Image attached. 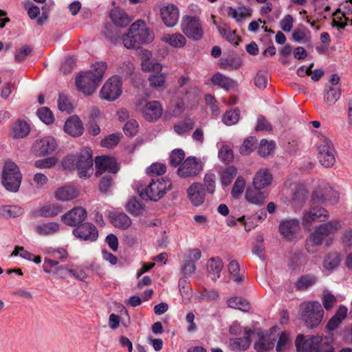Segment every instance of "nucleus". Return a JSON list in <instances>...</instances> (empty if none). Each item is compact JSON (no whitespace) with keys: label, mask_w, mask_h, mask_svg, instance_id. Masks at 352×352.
<instances>
[{"label":"nucleus","mask_w":352,"mask_h":352,"mask_svg":"<svg viewBox=\"0 0 352 352\" xmlns=\"http://www.w3.org/2000/svg\"><path fill=\"white\" fill-rule=\"evenodd\" d=\"M307 197V190L303 185L296 186L292 196V204L294 207L301 208Z\"/></svg>","instance_id":"38"},{"label":"nucleus","mask_w":352,"mask_h":352,"mask_svg":"<svg viewBox=\"0 0 352 352\" xmlns=\"http://www.w3.org/2000/svg\"><path fill=\"white\" fill-rule=\"evenodd\" d=\"M290 342L289 335L285 331L282 332L277 341L276 349L277 352H283L286 350L287 345Z\"/></svg>","instance_id":"61"},{"label":"nucleus","mask_w":352,"mask_h":352,"mask_svg":"<svg viewBox=\"0 0 352 352\" xmlns=\"http://www.w3.org/2000/svg\"><path fill=\"white\" fill-rule=\"evenodd\" d=\"M161 19L164 25L168 28L175 26L179 21V10L173 4H168L160 10Z\"/></svg>","instance_id":"16"},{"label":"nucleus","mask_w":352,"mask_h":352,"mask_svg":"<svg viewBox=\"0 0 352 352\" xmlns=\"http://www.w3.org/2000/svg\"><path fill=\"white\" fill-rule=\"evenodd\" d=\"M230 274L233 277V280L237 283H241L243 281L242 276L239 274L240 270L239 264L235 260H232L230 262L228 266Z\"/></svg>","instance_id":"58"},{"label":"nucleus","mask_w":352,"mask_h":352,"mask_svg":"<svg viewBox=\"0 0 352 352\" xmlns=\"http://www.w3.org/2000/svg\"><path fill=\"white\" fill-rule=\"evenodd\" d=\"M228 306L241 310L243 311H248L250 309V305L249 302L241 298V297H233L228 300L227 301Z\"/></svg>","instance_id":"46"},{"label":"nucleus","mask_w":352,"mask_h":352,"mask_svg":"<svg viewBox=\"0 0 352 352\" xmlns=\"http://www.w3.org/2000/svg\"><path fill=\"white\" fill-rule=\"evenodd\" d=\"M120 140V134H111L101 141L102 147L111 148L116 146Z\"/></svg>","instance_id":"62"},{"label":"nucleus","mask_w":352,"mask_h":352,"mask_svg":"<svg viewBox=\"0 0 352 352\" xmlns=\"http://www.w3.org/2000/svg\"><path fill=\"white\" fill-rule=\"evenodd\" d=\"M254 348L256 352H267L274 349L276 342V336L267 331H258Z\"/></svg>","instance_id":"12"},{"label":"nucleus","mask_w":352,"mask_h":352,"mask_svg":"<svg viewBox=\"0 0 352 352\" xmlns=\"http://www.w3.org/2000/svg\"><path fill=\"white\" fill-rule=\"evenodd\" d=\"M152 95V91L145 92L144 96L136 103V107H142V117L148 122H152L154 116V102L148 101Z\"/></svg>","instance_id":"20"},{"label":"nucleus","mask_w":352,"mask_h":352,"mask_svg":"<svg viewBox=\"0 0 352 352\" xmlns=\"http://www.w3.org/2000/svg\"><path fill=\"white\" fill-rule=\"evenodd\" d=\"M245 186V180L241 177H237L231 190L232 197L236 199L239 198L243 192Z\"/></svg>","instance_id":"56"},{"label":"nucleus","mask_w":352,"mask_h":352,"mask_svg":"<svg viewBox=\"0 0 352 352\" xmlns=\"http://www.w3.org/2000/svg\"><path fill=\"white\" fill-rule=\"evenodd\" d=\"M202 170L199 161L195 157H188L180 165L177 169L179 177L187 178L198 175Z\"/></svg>","instance_id":"11"},{"label":"nucleus","mask_w":352,"mask_h":352,"mask_svg":"<svg viewBox=\"0 0 352 352\" xmlns=\"http://www.w3.org/2000/svg\"><path fill=\"white\" fill-rule=\"evenodd\" d=\"M318 158L325 168L332 167L336 162V151L332 141L326 136L320 138L317 143Z\"/></svg>","instance_id":"8"},{"label":"nucleus","mask_w":352,"mask_h":352,"mask_svg":"<svg viewBox=\"0 0 352 352\" xmlns=\"http://www.w3.org/2000/svg\"><path fill=\"white\" fill-rule=\"evenodd\" d=\"M237 169L234 166L226 167L221 173V184L223 186H228L231 184L232 179L236 175Z\"/></svg>","instance_id":"49"},{"label":"nucleus","mask_w":352,"mask_h":352,"mask_svg":"<svg viewBox=\"0 0 352 352\" xmlns=\"http://www.w3.org/2000/svg\"><path fill=\"white\" fill-rule=\"evenodd\" d=\"M122 80L118 76L109 78L102 86L100 91V98L107 101H115L121 95Z\"/></svg>","instance_id":"9"},{"label":"nucleus","mask_w":352,"mask_h":352,"mask_svg":"<svg viewBox=\"0 0 352 352\" xmlns=\"http://www.w3.org/2000/svg\"><path fill=\"white\" fill-rule=\"evenodd\" d=\"M180 28L185 36L192 41H199L204 34L203 22L197 16L184 15L182 17Z\"/></svg>","instance_id":"6"},{"label":"nucleus","mask_w":352,"mask_h":352,"mask_svg":"<svg viewBox=\"0 0 352 352\" xmlns=\"http://www.w3.org/2000/svg\"><path fill=\"white\" fill-rule=\"evenodd\" d=\"M22 175L17 165L11 161L6 162L2 171V184L6 190L16 192L21 183Z\"/></svg>","instance_id":"7"},{"label":"nucleus","mask_w":352,"mask_h":352,"mask_svg":"<svg viewBox=\"0 0 352 352\" xmlns=\"http://www.w3.org/2000/svg\"><path fill=\"white\" fill-rule=\"evenodd\" d=\"M73 234L83 241H95L98 236L96 227L91 223H85L73 230Z\"/></svg>","instance_id":"15"},{"label":"nucleus","mask_w":352,"mask_h":352,"mask_svg":"<svg viewBox=\"0 0 352 352\" xmlns=\"http://www.w3.org/2000/svg\"><path fill=\"white\" fill-rule=\"evenodd\" d=\"M109 218L114 226L122 230L129 228L132 223L130 217L124 212H112Z\"/></svg>","instance_id":"31"},{"label":"nucleus","mask_w":352,"mask_h":352,"mask_svg":"<svg viewBox=\"0 0 352 352\" xmlns=\"http://www.w3.org/2000/svg\"><path fill=\"white\" fill-rule=\"evenodd\" d=\"M210 80L214 85H218L226 91H229L236 86V82L233 79L219 72L214 74L211 77Z\"/></svg>","instance_id":"33"},{"label":"nucleus","mask_w":352,"mask_h":352,"mask_svg":"<svg viewBox=\"0 0 352 352\" xmlns=\"http://www.w3.org/2000/svg\"><path fill=\"white\" fill-rule=\"evenodd\" d=\"M307 263L306 256L301 252H297L292 255L289 266L293 270L300 268Z\"/></svg>","instance_id":"50"},{"label":"nucleus","mask_w":352,"mask_h":352,"mask_svg":"<svg viewBox=\"0 0 352 352\" xmlns=\"http://www.w3.org/2000/svg\"><path fill=\"white\" fill-rule=\"evenodd\" d=\"M63 210V206L58 203H50L39 208L38 214L43 218H52Z\"/></svg>","instance_id":"28"},{"label":"nucleus","mask_w":352,"mask_h":352,"mask_svg":"<svg viewBox=\"0 0 352 352\" xmlns=\"http://www.w3.org/2000/svg\"><path fill=\"white\" fill-rule=\"evenodd\" d=\"M295 345L298 352H335L328 339L320 336L305 337L302 334H298Z\"/></svg>","instance_id":"4"},{"label":"nucleus","mask_w":352,"mask_h":352,"mask_svg":"<svg viewBox=\"0 0 352 352\" xmlns=\"http://www.w3.org/2000/svg\"><path fill=\"white\" fill-rule=\"evenodd\" d=\"M321 228L324 231L327 236L334 234L342 228V223L340 219H336L326 223L320 224Z\"/></svg>","instance_id":"48"},{"label":"nucleus","mask_w":352,"mask_h":352,"mask_svg":"<svg viewBox=\"0 0 352 352\" xmlns=\"http://www.w3.org/2000/svg\"><path fill=\"white\" fill-rule=\"evenodd\" d=\"M218 31L222 37L235 46H237L241 41V38L236 34V31L232 30L226 24L219 25Z\"/></svg>","instance_id":"37"},{"label":"nucleus","mask_w":352,"mask_h":352,"mask_svg":"<svg viewBox=\"0 0 352 352\" xmlns=\"http://www.w3.org/2000/svg\"><path fill=\"white\" fill-rule=\"evenodd\" d=\"M153 54L147 50H141L142 69L144 72H152L154 69V62L152 60Z\"/></svg>","instance_id":"47"},{"label":"nucleus","mask_w":352,"mask_h":352,"mask_svg":"<svg viewBox=\"0 0 352 352\" xmlns=\"http://www.w3.org/2000/svg\"><path fill=\"white\" fill-rule=\"evenodd\" d=\"M110 18L118 27H126L132 19L120 8H115L110 12Z\"/></svg>","instance_id":"26"},{"label":"nucleus","mask_w":352,"mask_h":352,"mask_svg":"<svg viewBox=\"0 0 352 352\" xmlns=\"http://www.w3.org/2000/svg\"><path fill=\"white\" fill-rule=\"evenodd\" d=\"M171 187L172 182L168 177H162L155 180V188L157 190L155 197H157V199H161L168 190L171 189Z\"/></svg>","instance_id":"44"},{"label":"nucleus","mask_w":352,"mask_h":352,"mask_svg":"<svg viewBox=\"0 0 352 352\" xmlns=\"http://www.w3.org/2000/svg\"><path fill=\"white\" fill-rule=\"evenodd\" d=\"M346 314L347 309L344 306L340 305L334 316L327 322V328L331 331L336 329L346 318Z\"/></svg>","instance_id":"36"},{"label":"nucleus","mask_w":352,"mask_h":352,"mask_svg":"<svg viewBox=\"0 0 352 352\" xmlns=\"http://www.w3.org/2000/svg\"><path fill=\"white\" fill-rule=\"evenodd\" d=\"M185 157V153L182 149H174L169 157L170 165L173 167L178 166Z\"/></svg>","instance_id":"55"},{"label":"nucleus","mask_w":352,"mask_h":352,"mask_svg":"<svg viewBox=\"0 0 352 352\" xmlns=\"http://www.w3.org/2000/svg\"><path fill=\"white\" fill-rule=\"evenodd\" d=\"M95 165L96 175H102L104 173H116L119 169L116 159L107 155L96 157Z\"/></svg>","instance_id":"13"},{"label":"nucleus","mask_w":352,"mask_h":352,"mask_svg":"<svg viewBox=\"0 0 352 352\" xmlns=\"http://www.w3.org/2000/svg\"><path fill=\"white\" fill-rule=\"evenodd\" d=\"M300 309L301 311V319L307 328H315L322 322L324 310L319 302H304L300 304Z\"/></svg>","instance_id":"5"},{"label":"nucleus","mask_w":352,"mask_h":352,"mask_svg":"<svg viewBox=\"0 0 352 352\" xmlns=\"http://www.w3.org/2000/svg\"><path fill=\"white\" fill-rule=\"evenodd\" d=\"M187 194L194 206H199L204 201L205 191L203 185L200 183H193L190 185L187 190Z\"/></svg>","instance_id":"22"},{"label":"nucleus","mask_w":352,"mask_h":352,"mask_svg":"<svg viewBox=\"0 0 352 352\" xmlns=\"http://www.w3.org/2000/svg\"><path fill=\"white\" fill-rule=\"evenodd\" d=\"M254 332L249 329L245 330L242 338H237L230 340V346L235 351H245L250 345V337Z\"/></svg>","instance_id":"29"},{"label":"nucleus","mask_w":352,"mask_h":352,"mask_svg":"<svg viewBox=\"0 0 352 352\" xmlns=\"http://www.w3.org/2000/svg\"><path fill=\"white\" fill-rule=\"evenodd\" d=\"M194 126L195 122L192 119L186 118L183 122L175 124L174 129L177 134L182 135L193 129Z\"/></svg>","instance_id":"54"},{"label":"nucleus","mask_w":352,"mask_h":352,"mask_svg":"<svg viewBox=\"0 0 352 352\" xmlns=\"http://www.w3.org/2000/svg\"><path fill=\"white\" fill-rule=\"evenodd\" d=\"M126 210L133 216L140 217L143 214L145 208L135 197H132L126 204Z\"/></svg>","instance_id":"40"},{"label":"nucleus","mask_w":352,"mask_h":352,"mask_svg":"<svg viewBox=\"0 0 352 352\" xmlns=\"http://www.w3.org/2000/svg\"><path fill=\"white\" fill-rule=\"evenodd\" d=\"M260 190L255 188L254 189L248 188L245 193L247 201L256 205H262L265 201V196Z\"/></svg>","instance_id":"42"},{"label":"nucleus","mask_w":352,"mask_h":352,"mask_svg":"<svg viewBox=\"0 0 352 352\" xmlns=\"http://www.w3.org/2000/svg\"><path fill=\"white\" fill-rule=\"evenodd\" d=\"M56 147V140L52 137H46L36 140L33 145L34 153L39 156L53 152Z\"/></svg>","instance_id":"21"},{"label":"nucleus","mask_w":352,"mask_h":352,"mask_svg":"<svg viewBox=\"0 0 352 352\" xmlns=\"http://www.w3.org/2000/svg\"><path fill=\"white\" fill-rule=\"evenodd\" d=\"M87 218V211L82 207H76L61 217L62 221L67 226H76Z\"/></svg>","instance_id":"19"},{"label":"nucleus","mask_w":352,"mask_h":352,"mask_svg":"<svg viewBox=\"0 0 352 352\" xmlns=\"http://www.w3.org/2000/svg\"><path fill=\"white\" fill-rule=\"evenodd\" d=\"M299 230L300 222L297 219L284 220L279 225L281 235L287 240L295 239Z\"/></svg>","instance_id":"17"},{"label":"nucleus","mask_w":352,"mask_h":352,"mask_svg":"<svg viewBox=\"0 0 352 352\" xmlns=\"http://www.w3.org/2000/svg\"><path fill=\"white\" fill-rule=\"evenodd\" d=\"M78 196V192L74 187L63 186L56 189L54 197L58 201H70Z\"/></svg>","instance_id":"30"},{"label":"nucleus","mask_w":352,"mask_h":352,"mask_svg":"<svg viewBox=\"0 0 352 352\" xmlns=\"http://www.w3.org/2000/svg\"><path fill=\"white\" fill-rule=\"evenodd\" d=\"M64 131L71 136L79 137L84 131L83 124L77 116H72L65 122Z\"/></svg>","instance_id":"23"},{"label":"nucleus","mask_w":352,"mask_h":352,"mask_svg":"<svg viewBox=\"0 0 352 352\" xmlns=\"http://www.w3.org/2000/svg\"><path fill=\"white\" fill-rule=\"evenodd\" d=\"M160 39L162 42L168 44L174 48H182L187 43L185 35L179 32L164 34Z\"/></svg>","instance_id":"25"},{"label":"nucleus","mask_w":352,"mask_h":352,"mask_svg":"<svg viewBox=\"0 0 352 352\" xmlns=\"http://www.w3.org/2000/svg\"><path fill=\"white\" fill-rule=\"evenodd\" d=\"M317 282V277L311 274L301 276L295 285L297 290L304 291L313 286Z\"/></svg>","instance_id":"41"},{"label":"nucleus","mask_w":352,"mask_h":352,"mask_svg":"<svg viewBox=\"0 0 352 352\" xmlns=\"http://www.w3.org/2000/svg\"><path fill=\"white\" fill-rule=\"evenodd\" d=\"M256 139L253 136L246 138L241 146L239 152L243 155H248L256 148Z\"/></svg>","instance_id":"51"},{"label":"nucleus","mask_w":352,"mask_h":352,"mask_svg":"<svg viewBox=\"0 0 352 352\" xmlns=\"http://www.w3.org/2000/svg\"><path fill=\"white\" fill-rule=\"evenodd\" d=\"M138 122L134 119H131L124 124L123 131L126 135L134 136L138 133Z\"/></svg>","instance_id":"63"},{"label":"nucleus","mask_w":352,"mask_h":352,"mask_svg":"<svg viewBox=\"0 0 352 352\" xmlns=\"http://www.w3.org/2000/svg\"><path fill=\"white\" fill-rule=\"evenodd\" d=\"M60 230V224L57 222H47L36 226L35 232L40 236H51Z\"/></svg>","instance_id":"32"},{"label":"nucleus","mask_w":352,"mask_h":352,"mask_svg":"<svg viewBox=\"0 0 352 352\" xmlns=\"http://www.w3.org/2000/svg\"><path fill=\"white\" fill-rule=\"evenodd\" d=\"M327 237H328L327 235L320 226H316L307 239L305 245L307 251L311 254L315 253L316 252L315 248L321 245Z\"/></svg>","instance_id":"18"},{"label":"nucleus","mask_w":352,"mask_h":352,"mask_svg":"<svg viewBox=\"0 0 352 352\" xmlns=\"http://www.w3.org/2000/svg\"><path fill=\"white\" fill-rule=\"evenodd\" d=\"M30 126L24 120L18 119L12 125V136L14 138H23L30 133Z\"/></svg>","instance_id":"34"},{"label":"nucleus","mask_w":352,"mask_h":352,"mask_svg":"<svg viewBox=\"0 0 352 352\" xmlns=\"http://www.w3.org/2000/svg\"><path fill=\"white\" fill-rule=\"evenodd\" d=\"M65 169L76 170L81 179L89 178L93 173L92 151L85 147L76 154L69 155L63 161Z\"/></svg>","instance_id":"1"},{"label":"nucleus","mask_w":352,"mask_h":352,"mask_svg":"<svg viewBox=\"0 0 352 352\" xmlns=\"http://www.w3.org/2000/svg\"><path fill=\"white\" fill-rule=\"evenodd\" d=\"M113 182V177L107 174L104 175L99 183L98 187L100 192L103 193H107L110 187L112 186Z\"/></svg>","instance_id":"64"},{"label":"nucleus","mask_w":352,"mask_h":352,"mask_svg":"<svg viewBox=\"0 0 352 352\" xmlns=\"http://www.w3.org/2000/svg\"><path fill=\"white\" fill-rule=\"evenodd\" d=\"M341 95V89L340 87H333L327 85L324 90V100L329 105L335 104Z\"/></svg>","instance_id":"39"},{"label":"nucleus","mask_w":352,"mask_h":352,"mask_svg":"<svg viewBox=\"0 0 352 352\" xmlns=\"http://www.w3.org/2000/svg\"><path fill=\"white\" fill-rule=\"evenodd\" d=\"M107 68L106 63L98 62L93 65L94 71L80 74L76 78V84L78 90L85 96L91 95L102 80Z\"/></svg>","instance_id":"2"},{"label":"nucleus","mask_w":352,"mask_h":352,"mask_svg":"<svg viewBox=\"0 0 352 352\" xmlns=\"http://www.w3.org/2000/svg\"><path fill=\"white\" fill-rule=\"evenodd\" d=\"M58 107L61 111H66L67 113H70L73 109L72 104L69 101L68 97L63 94H59Z\"/></svg>","instance_id":"60"},{"label":"nucleus","mask_w":352,"mask_h":352,"mask_svg":"<svg viewBox=\"0 0 352 352\" xmlns=\"http://www.w3.org/2000/svg\"><path fill=\"white\" fill-rule=\"evenodd\" d=\"M275 143L274 141L268 142L267 140L263 139L261 141L258 153L259 155L262 157H265L269 155L274 149Z\"/></svg>","instance_id":"53"},{"label":"nucleus","mask_w":352,"mask_h":352,"mask_svg":"<svg viewBox=\"0 0 352 352\" xmlns=\"http://www.w3.org/2000/svg\"><path fill=\"white\" fill-rule=\"evenodd\" d=\"M240 116V111L238 109L227 111L222 118L223 122L228 126L233 125L238 122Z\"/></svg>","instance_id":"52"},{"label":"nucleus","mask_w":352,"mask_h":352,"mask_svg":"<svg viewBox=\"0 0 352 352\" xmlns=\"http://www.w3.org/2000/svg\"><path fill=\"white\" fill-rule=\"evenodd\" d=\"M272 175L267 168H261L256 172L253 178V186L256 189L267 187L272 182Z\"/></svg>","instance_id":"24"},{"label":"nucleus","mask_w":352,"mask_h":352,"mask_svg":"<svg viewBox=\"0 0 352 352\" xmlns=\"http://www.w3.org/2000/svg\"><path fill=\"white\" fill-rule=\"evenodd\" d=\"M23 209L17 206H3L0 207V215L5 218H14L23 214Z\"/></svg>","instance_id":"43"},{"label":"nucleus","mask_w":352,"mask_h":352,"mask_svg":"<svg viewBox=\"0 0 352 352\" xmlns=\"http://www.w3.org/2000/svg\"><path fill=\"white\" fill-rule=\"evenodd\" d=\"M37 115L40 120L47 124H52L54 117L52 111L47 107H41L37 111Z\"/></svg>","instance_id":"57"},{"label":"nucleus","mask_w":352,"mask_h":352,"mask_svg":"<svg viewBox=\"0 0 352 352\" xmlns=\"http://www.w3.org/2000/svg\"><path fill=\"white\" fill-rule=\"evenodd\" d=\"M312 204L309 210L304 212L302 223L305 228H309L314 222H324L329 217V212L323 207L316 206L312 199Z\"/></svg>","instance_id":"10"},{"label":"nucleus","mask_w":352,"mask_h":352,"mask_svg":"<svg viewBox=\"0 0 352 352\" xmlns=\"http://www.w3.org/2000/svg\"><path fill=\"white\" fill-rule=\"evenodd\" d=\"M153 184L154 179H152L148 185H144L141 182H137L135 184L134 188L142 200L145 201H151L154 196L152 188Z\"/></svg>","instance_id":"27"},{"label":"nucleus","mask_w":352,"mask_h":352,"mask_svg":"<svg viewBox=\"0 0 352 352\" xmlns=\"http://www.w3.org/2000/svg\"><path fill=\"white\" fill-rule=\"evenodd\" d=\"M218 156L221 162L229 164L233 159V152L228 146L223 145L219 151Z\"/></svg>","instance_id":"59"},{"label":"nucleus","mask_w":352,"mask_h":352,"mask_svg":"<svg viewBox=\"0 0 352 352\" xmlns=\"http://www.w3.org/2000/svg\"><path fill=\"white\" fill-rule=\"evenodd\" d=\"M207 267L212 280L215 281L220 277L221 272L223 267V263L219 257L210 258L208 260Z\"/></svg>","instance_id":"35"},{"label":"nucleus","mask_w":352,"mask_h":352,"mask_svg":"<svg viewBox=\"0 0 352 352\" xmlns=\"http://www.w3.org/2000/svg\"><path fill=\"white\" fill-rule=\"evenodd\" d=\"M338 192L329 186L323 189H317L312 194V200L322 204L333 205L338 203Z\"/></svg>","instance_id":"14"},{"label":"nucleus","mask_w":352,"mask_h":352,"mask_svg":"<svg viewBox=\"0 0 352 352\" xmlns=\"http://www.w3.org/2000/svg\"><path fill=\"white\" fill-rule=\"evenodd\" d=\"M341 259L338 253L336 252H329L324 258L323 267L327 270H333L340 263Z\"/></svg>","instance_id":"45"},{"label":"nucleus","mask_w":352,"mask_h":352,"mask_svg":"<svg viewBox=\"0 0 352 352\" xmlns=\"http://www.w3.org/2000/svg\"><path fill=\"white\" fill-rule=\"evenodd\" d=\"M153 31L146 23L139 19L132 23L122 37V42L127 49L139 48L142 44H148L153 41Z\"/></svg>","instance_id":"3"}]
</instances>
